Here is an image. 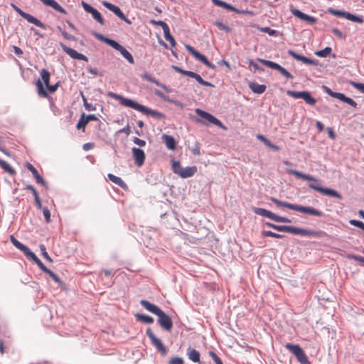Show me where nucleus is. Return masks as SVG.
I'll return each mask as SVG.
<instances>
[{
	"mask_svg": "<svg viewBox=\"0 0 364 364\" xmlns=\"http://www.w3.org/2000/svg\"><path fill=\"white\" fill-rule=\"evenodd\" d=\"M60 46L63 50L73 59L80 60L86 62L88 61V58H87V56L82 53H77L75 50L73 48L68 47L63 43H60Z\"/></svg>",
	"mask_w": 364,
	"mask_h": 364,
	"instance_id": "nucleus-14",
	"label": "nucleus"
},
{
	"mask_svg": "<svg viewBox=\"0 0 364 364\" xmlns=\"http://www.w3.org/2000/svg\"><path fill=\"white\" fill-rule=\"evenodd\" d=\"M168 364H184V361L182 358L176 356L170 359Z\"/></svg>",
	"mask_w": 364,
	"mask_h": 364,
	"instance_id": "nucleus-53",
	"label": "nucleus"
},
{
	"mask_svg": "<svg viewBox=\"0 0 364 364\" xmlns=\"http://www.w3.org/2000/svg\"><path fill=\"white\" fill-rule=\"evenodd\" d=\"M119 52L129 63H134V60L132 55L125 48L122 47V48H121Z\"/></svg>",
	"mask_w": 364,
	"mask_h": 364,
	"instance_id": "nucleus-35",
	"label": "nucleus"
},
{
	"mask_svg": "<svg viewBox=\"0 0 364 364\" xmlns=\"http://www.w3.org/2000/svg\"><path fill=\"white\" fill-rule=\"evenodd\" d=\"M199 84L204 85V86H208V87H214V85L208 81L204 80L201 76L196 73L195 74V76L193 77Z\"/></svg>",
	"mask_w": 364,
	"mask_h": 364,
	"instance_id": "nucleus-43",
	"label": "nucleus"
},
{
	"mask_svg": "<svg viewBox=\"0 0 364 364\" xmlns=\"http://www.w3.org/2000/svg\"><path fill=\"white\" fill-rule=\"evenodd\" d=\"M90 14L92 15V18L100 25L104 26L105 24V19L102 18L98 10L94 8V9Z\"/></svg>",
	"mask_w": 364,
	"mask_h": 364,
	"instance_id": "nucleus-34",
	"label": "nucleus"
},
{
	"mask_svg": "<svg viewBox=\"0 0 364 364\" xmlns=\"http://www.w3.org/2000/svg\"><path fill=\"white\" fill-rule=\"evenodd\" d=\"M186 49L198 60L205 65L208 68L212 70H215L216 66L211 63L205 55L196 50L193 46L190 45H185Z\"/></svg>",
	"mask_w": 364,
	"mask_h": 364,
	"instance_id": "nucleus-8",
	"label": "nucleus"
},
{
	"mask_svg": "<svg viewBox=\"0 0 364 364\" xmlns=\"http://www.w3.org/2000/svg\"><path fill=\"white\" fill-rule=\"evenodd\" d=\"M40 247V250L41 251V253H42V255L43 257L47 259L48 261L49 262H52V259L50 258V257L49 256V255L48 254L47 251H46V248L45 247L44 245H40L39 246Z\"/></svg>",
	"mask_w": 364,
	"mask_h": 364,
	"instance_id": "nucleus-50",
	"label": "nucleus"
},
{
	"mask_svg": "<svg viewBox=\"0 0 364 364\" xmlns=\"http://www.w3.org/2000/svg\"><path fill=\"white\" fill-rule=\"evenodd\" d=\"M135 317L137 321H139L147 324H151L154 321V318L151 316L146 314H135Z\"/></svg>",
	"mask_w": 364,
	"mask_h": 364,
	"instance_id": "nucleus-31",
	"label": "nucleus"
},
{
	"mask_svg": "<svg viewBox=\"0 0 364 364\" xmlns=\"http://www.w3.org/2000/svg\"><path fill=\"white\" fill-rule=\"evenodd\" d=\"M162 139L168 149L173 151L176 149V141L173 136L164 134Z\"/></svg>",
	"mask_w": 364,
	"mask_h": 364,
	"instance_id": "nucleus-25",
	"label": "nucleus"
},
{
	"mask_svg": "<svg viewBox=\"0 0 364 364\" xmlns=\"http://www.w3.org/2000/svg\"><path fill=\"white\" fill-rule=\"evenodd\" d=\"M133 141L134 144H136V145H138L139 146H144L146 145V141L143 139H141L138 137H134L133 139Z\"/></svg>",
	"mask_w": 364,
	"mask_h": 364,
	"instance_id": "nucleus-63",
	"label": "nucleus"
},
{
	"mask_svg": "<svg viewBox=\"0 0 364 364\" xmlns=\"http://www.w3.org/2000/svg\"><path fill=\"white\" fill-rule=\"evenodd\" d=\"M82 100L84 102V107L87 111H95L96 109V107L95 106L87 102V100L84 96H82Z\"/></svg>",
	"mask_w": 364,
	"mask_h": 364,
	"instance_id": "nucleus-54",
	"label": "nucleus"
},
{
	"mask_svg": "<svg viewBox=\"0 0 364 364\" xmlns=\"http://www.w3.org/2000/svg\"><path fill=\"white\" fill-rule=\"evenodd\" d=\"M102 5L109 11H112L119 18L126 22L127 24H132V22L130 19L127 18L120 8L110 2L104 1Z\"/></svg>",
	"mask_w": 364,
	"mask_h": 364,
	"instance_id": "nucleus-12",
	"label": "nucleus"
},
{
	"mask_svg": "<svg viewBox=\"0 0 364 364\" xmlns=\"http://www.w3.org/2000/svg\"><path fill=\"white\" fill-rule=\"evenodd\" d=\"M343 102L350 105L351 107H354L355 109L358 108L357 102L355 100H353V99H351L350 97H348L346 96Z\"/></svg>",
	"mask_w": 364,
	"mask_h": 364,
	"instance_id": "nucleus-55",
	"label": "nucleus"
},
{
	"mask_svg": "<svg viewBox=\"0 0 364 364\" xmlns=\"http://www.w3.org/2000/svg\"><path fill=\"white\" fill-rule=\"evenodd\" d=\"M257 60L271 69L278 70L287 79L294 78V76L287 69L275 62L262 58H257Z\"/></svg>",
	"mask_w": 364,
	"mask_h": 364,
	"instance_id": "nucleus-7",
	"label": "nucleus"
},
{
	"mask_svg": "<svg viewBox=\"0 0 364 364\" xmlns=\"http://www.w3.org/2000/svg\"><path fill=\"white\" fill-rule=\"evenodd\" d=\"M265 145L274 151H279L280 149L277 145L272 144L269 139L265 143Z\"/></svg>",
	"mask_w": 364,
	"mask_h": 364,
	"instance_id": "nucleus-64",
	"label": "nucleus"
},
{
	"mask_svg": "<svg viewBox=\"0 0 364 364\" xmlns=\"http://www.w3.org/2000/svg\"><path fill=\"white\" fill-rule=\"evenodd\" d=\"M223 9H227V10L230 11H234L236 14H244L250 13L249 11H247V10H240V9H238L235 8V6H233L232 5H231L230 4H228L227 2H225Z\"/></svg>",
	"mask_w": 364,
	"mask_h": 364,
	"instance_id": "nucleus-36",
	"label": "nucleus"
},
{
	"mask_svg": "<svg viewBox=\"0 0 364 364\" xmlns=\"http://www.w3.org/2000/svg\"><path fill=\"white\" fill-rule=\"evenodd\" d=\"M107 177L112 183L119 186L120 188L124 190L127 188V185L120 177H118L112 173H108Z\"/></svg>",
	"mask_w": 364,
	"mask_h": 364,
	"instance_id": "nucleus-28",
	"label": "nucleus"
},
{
	"mask_svg": "<svg viewBox=\"0 0 364 364\" xmlns=\"http://www.w3.org/2000/svg\"><path fill=\"white\" fill-rule=\"evenodd\" d=\"M43 213L46 223L50 222V212L47 207L43 208Z\"/></svg>",
	"mask_w": 364,
	"mask_h": 364,
	"instance_id": "nucleus-57",
	"label": "nucleus"
},
{
	"mask_svg": "<svg viewBox=\"0 0 364 364\" xmlns=\"http://www.w3.org/2000/svg\"><path fill=\"white\" fill-rule=\"evenodd\" d=\"M186 355L189 360L193 363L198 364H205L204 362H201L200 360V353L196 349L191 348V347L187 348Z\"/></svg>",
	"mask_w": 364,
	"mask_h": 364,
	"instance_id": "nucleus-23",
	"label": "nucleus"
},
{
	"mask_svg": "<svg viewBox=\"0 0 364 364\" xmlns=\"http://www.w3.org/2000/svg\"><path fill=\"white\" fill-rule=\"evenodd\" d=\"M253 212L258 215L267 218L277 223H290L291 220L288 218L279 216L264 208L254 207Z\"/></svg>",
	"mask_w": 364,
	"mask_h": 364,
	"instance_id": "nucleus-5",
	"label": "nucleus"
},
{
	"mask_svg": "<svg viewBox=\"0 0 364 364\" xmlns=\"http://www.w3.org/2000/svg\"><path fill=\"white\" fill-rule=\"evenodd\" d=\"M286 172L289 174H291V175L296 176V178H302L303 180L314 182V183H309L308 187L311 189H313V190H315V191L319 192L322 195L336 198L339 200L342 199L341 194H340L337 191L330 188H327V187H322L321 186V180L315 178L312 175L304 173L299 171L291 169V168H287Z\"/></svg>",
	"mask_w": 364,
	"mask_h": 364,
	"instance_id": "nucleus-1",
	"label": "nucleus"
},
{
	"mask_svg": "<svg viewBox=\"0 0 364 364\" xmlns=\"http://www.w3.org/2000/svg\"><path fill=\"white\" fill-rule=\"evenodd\" d=\"M46 6H50L55 11L66 14V11L55 0H40Z\"/></svg>",
	"mask_w": 364,
	"mask_h": 364,
	"instance_id": "nucleus-27",
	"label": "nucleus"
},
{
	"mask_svg": "<svg viewBox=\"0 0 364 364\" xmlns=\"http://www.w3.org/2000/svg\"><path fill=\"white\" fill-rule=\"evenodd\" d=\"M12 6L14 8V9L24 19H26L28 23H33L34 24L35 26L41 28H43V29H46V26L44 23H43L40 20H38V18H36V17L33 16L32 15L23 11V10H21L20 8H18V6H16V5L14 4H12Z\"/></svg>",
	"mask_w": 364,
	"mask_h": 364,
	"instance_id": "nucleus-11",
	"label": "nucleus"
},
{
	"mask_svg": "<svg viewBox=\"0 0 364 364\" xmlns=\"http://www.w3.org/2000/svg\"><path fill=\"white\" fill-rule=\"evenodd\" d=\"M209 354L214 360V362L215 363V364H223L221 359L217 355V354L215 352L210 350L209 351Z\"/></svg>",
	"mask_w": 364,
	"mask_h": 364,
	"instance_id": "nucleus-56",
	"label": "nucleus"
},
{
	"mask_svg": "<svg viewBox=\"0 0 364 364\" xmlns=\"http://www.w3.org/2000/svg\"><path fill=\"white\" fill-rule=\"evenodd\" d=\"M9 239L13 245L22 252L26 257L32 252L26 245L19 242L13 235H10Z\"/></svg>",
	"mask_w": 364,
	"mask_h": 364,
	"instance_id": "nucleus-19",
	"label": "nucleus"
},
{
	"mask_svg": "<svg viewBox=\"0 0 364 364\" xmlns=\"http://www.w3.org/2000/svg\"><path fill=\"white\" fill-rule=\"evenodd\" d=\"M248 64L250 66H252L254 68L255 70H258L259 72H263L264 68L261 66H259L257 63H255L253 60H249Z\"/></svg>",
	"mask_w": 364,
	"mask_h": 364,
	"instance_id": "nucleus-52",
	"label": "nucleus"
},
{
	"mask_svg": "<svg viewBox=\"0 0 364 364\" xmlns=\"http://www.w3.org/2000/svg\"><path fill=\"white\" fill-rule=\"evenodd\" d=\"M107 95L113 99L119 100V103L122 105L141 112L144 114L151 115V117L156 119H162L165 117L164 114H163L162 112H160L154 109H151V108L139 104L134 100L127 98L121 95L112 92H109L107 93Z\"/></svg>",
	"mask_w": 364,
	"mask_h": 364,
	"instance_id": "nucleus-2",
	"label": "nucleus"
},
{
	"mask_svg": "<svg viewBox=\"0 0 364 364\" xmlns=\"http://www.w3.org/2000/svg\"><path fill=\"white\" fill-rule=\"evenodd\" d=\"M306 92V91H294V90H289L287 91V95L288 96H290V97L294 98V99H299V98L303 99Z\"/></svg>",
	"mask_w": 364,
	"mask_h": 364,
	"instance_id": "nucleus-38",
	"label": "nucleus"
},
{
	"mask_svg": "<svg viewBox=\"0 0 364 364\" xmlns=\"http://www.w3.org/2000/svg\"><path fill=\"white\" fill-rule=\"evenodd\" d=\"M140 304L149 312L158 316V323L164 330L170 331L172 329L173 321L171 317L158 306L144 299L140 301Z\"/></svg>",
	"mask_w": 364,
	"mask_h": 364,
	"instance_id": "nucleus-3",
	"label": "nucleus"
},
{
	"mask_svg": "<svg viewBox=\"0 0 364 364\" xmlns=\"http://www.w3.org/2000/svg\"><path fill=\"white\" fill-rule=\"evenodd\" d=\"M0 166L8 173L11 176L16 174V171L6 161L0 159Z\"/></svg>",
	"mask_w": 364,
	"mask_h": 364,
	"instance_id": "nucleus-32",
	"label": "nucleus"
},
{
	"mask_svg": "<svg viewBox=\"0 0 364 364\" xmlns=\"http://www.w3.org/2000/svg\"><path fill=\"white\" fill-rule=\"evenodd\" d=\"M27 258L34 262L43 272L46 273L49 269L44 265L41 260L33 252H31L29 254Z\"/></svg>",
	"mask_w": 364,
	"mask_h": 364,
	"instance_id": "nucleus-29",
	"label": "nucleus"
},
{
	"mask_svg": "<svg viewBox=\"0 0 364 364\" xmlns=\"http://www.w3.org/2000/svg\"><path fill=\"white\" fill-rule=\"evenodd\" d=\"M60 84V81H58L54 85H48L46 87V89L43 87V85L42 81L38 79L36 82V87L38 90V94L39 96L43 97H48V92L54 93Z\"/></svg>",
	"mask_w": 364,
	"mask_h": 364,
	"instance_id": "nucleus-9",
	"label": "nucleus"
},
{
	"mask_svg": "<svg viewBox=\"0 0 364 364\" xmlns=\"http://www.w3.org/2000/svg\"><path fill=\"white\" fill-rule=\"evenodd\" d=\"M26 168H28V170H29L33 177L35 178L36 179V181L37 183H39L43 186H47V182L43 179V178L39 174V173L38 172L37 169L30 163L27 162L26 164Z\"/></svg>",
	"mask_w": 364,
	"mask_h": 364,
	"instance_id": "nucleus-21",
	"label": "nucleus"
},
{
	"mask_svg": "<svg viewBox=\"0 0 364 364\" xmlns=\"http://www.w3.org/2000/svg\"><path fill=\"white\" fill-rule=\"evenodd\" d=\"M98 118L95 114H87L86 115L85 113H82L80 116L78 122L77 123L76 128L77 129L85 130L86 125L89 123L90 121H97Z\"/></svg>",
	"mask_w": 364,
	"mask_h": 364,
	"instance_id": "nucleus-17",
	"label": "nucleus"
},
{
	"mask_svg": "<svg viewBox=\"0 0 364 364\" xmlns=\"http://www.w3.org/2000/svg\"><path fill=\"white\" fill-rule=\"evenodd\" d=\"M92 35L98 40L105 43L106 44H107L108 46H111L112 48H113L114 49H115L116 50H119L121 48H122V46L120 45L118 42H117L116 41L113 40V39H111V38H109L107 37H105L102 34H100L99 33H97V32H93L92 33Z\"/></svg>",
	"mask_w": 364,
	"mask_h": 364,
	"instance_id": "nucleus-15",
	"label": "nucleus"
},
{
	"mask_svg": "<svg viewBox=\"0 0 364 364\" xmlns=\"http://www.w3.org/2000/svg\"><path fill=\"white\" fill-rule=\"evenodd\" d=\"M303 63L307 64V65H318V60L316 59H311L306 56L302 55L301 60Z\"/></svg>",
	"mask_w": 364,
	"mask_h": 364,
	"instance_id": "nucleus-44",
	"label": "nucleus"
},
{
	"mask_svg": "<svg viewBox=\"0 0 364 364\" xmlns=\"http://www.w3.org/2000/svg\"><path fill=\"white\" fill-rule=\"evenodd\" d=\"M303 100L309 105H314L316 103V100L311 95V93L309 91L306 92Z\"/></svg>",
	"mask_w": 364,
	"mask_h": 364,
	"instance_id": "nucleus-41",
	"label": "nucleus"
},
{
	"mask_svg": "<svg viewBox=\"0 0 364 364\" xmlns=\"http://www.w3.org/2000/svg\"><path fill=\"white\" fill-rule=\"evenodd\" d=\"M299 235L302 236H313L315 237H324L328 235L325 231L323 230H311L300 228Z\"/></svg>",
	"mask_w": 364,
	"mask_h": 364,
	"instance_id": "nucleus-20",
	"label": "nucleus"
},
{
	"mask_svg": "<svg viewBox=\"0 0 364 364\" xmlns=\"http://www.w3.org/2000/svg\"><path fill=\"white\" fill-rule=\"evenodd\" d=\"M81 5L84 10L89 14L94 9V7H92L91 5H90L84 1H82Z\"/></svg>",
	"mask_w": 364,
	"mask_h": 364,
	"instance_id": "nucleus-58",
	"label": "nucleus"
},
{
	"mask_svg": "<svg viewBox=\"0 0 364 364\" xmlns=\"http://www.w3.org/2000/svg\"><path fill=\"white\" fill-rule=\"evenodd\" d=\"M285 348L296 356L300 364H311L300 346L288 343L285 345Z\"/></svg>",
	"mask_w": 364,
	"mask_h": 364,
	"instance_id": "nucleus-6",
	"label": "nucleus"
},
{
	"mask_svg": "<svg viewBox=\"0 0 364 364\" xmlns=\"http://www.w3.org/2000/svg\"><path fill=\"white\" fill-rule=\"evenodd\" d=\"M149 23L152 25L160 26L162 28H164V26L167 24L166 22H164L163 21H161V20L156 21L154 19L150 20Z\"/></svg>",
	"mask_w": 364,
	"mask_h": 364,
	"instance_id": "nucleus-60",
	"label": "nucleus"
},
{
	"mask_svg": "<svg viewBox=\"0 0 364 364\" xmlns=\"http://www.w3.org/2000/svg\"><path fill=\"white\" fill-rule=\"evenodd\" d=\"M46 273L48 274L59 285L62 284L63 282L59 278V277L57 274H55L53 271L48 269V272H46Z\"/></svg>",
	"mask_w": 364,
	"mask_h": 364,
	"instance_id": "nucleus-47",
	"label": "nucleus"
},
{
	"mask_svg": "<svg viewBox=\"0 0 364 364\" xmlns=\"http://www.w3.org/2000/svg\"><path fill=\"white\" fill-rule=\"evenodd\" d=\"M349 223L355 227L360 228L361 230L364 229V223L360 220L351 219L349 220Z\"/></svg>",
	"mask_w": 364,
	"mask_h": 364,
	"instance_id": "nucleus-48",
	"label": "nucleus"
},
{
	"mask_svg": "<svg viewBox=\"0 0 364 364\" xmlns=\"http://www.w3.org/2000/svg\"><path fill=\"white\" fill-rule=\"evenodd\" d=\"M348 257L350 259H353L355 261L360 262V263H362L364 265V257H363L361 256H359L357 255H349L348 256Z\"/></svg>",
	"mask_w": 364,
	"mask_h": 364,
	"instance_id": "nucleus-59",
	"label": "nucleus"
},
{
	"mask_svg": "<svg viewBox=\"0 0 364 364\" xmlns=\"http://www.w3.org/2000/svg\"><path fill=\"white\" fill-rule=\"evenodd\" d=\"M146 333L149 338L151 344L158 350L159 352H160L162 355H165L167 353V349L161 341L154 335L152 330L150 328H148L146 331Z\"/></svg>",
	"mask_w": 364,
	"mask_h": 364,
	"instance_id": "nucleus-10",
	"label": "nucleus"
},
{
	"mask_svg": "<svg viewBox=\"0 0 364 364\" xmlns=\"http://www.w3.org/2000/svg\"><path fill=\"white\" fill-rule=\"evenodd\" d=\"M182 167L181 166V164L178 161H173L172 163V171L174 173L178 175L180 171H181Z\"/></svg>",
	"mask_w": 364,
	"mask_h": 364,
	"instance_id": "nucleus-45",
	"label": "nucleus"
},
{
	"mask_svg": "<svg viewBox=\"0 0 364 364\" xmlns=\"http://www.w3.org/2000/svg\"><path fill=\"white\" fill-rule=\"evenodd\" d=\"M196 112L198 116H200L201 118L207 120L208 122H210L214 125H216L219 127H224L221 121L219 120L218 118L215 117L211 114H210L204 110H202L199 108H197L196 109Z\"/></svg>",
	"mask_w": 364,
	"mask_h": 364,
	"instance_id": "nucleus-13",
	"label": "nucleus"
},
{
	"mask_svg": "<svg viewBox=\"0 0 364 364\" xmlns=\"http://www.w3.org/2000/svg\"><path fill=\"white\" fill-rule=\"evenodd\" d=\"M350 85L360 92L364 93V83L351 81Z\"/></svg>",
	"mask_w": 364,
	"mask_h": 364,
	"instance_id": "nucleus-51",
	"label": "nucleus"
},
{
	"mask_svg": "<svg viewBox=\"0 0 364 364\" xmlns=\"http://www.w3.org/2000/svg\"><path fill=\"white\" fill-rule=\"evenodd\" d=\"M40 74L45 86L47 87L49 85L50 82V73L46 69L43 68L41 70Z\"/></svg>",
	"mask_w": 364,
	"mask_h": 364,
	"instance_id": "nucleus-37",
	"label": "nucleus"
},
{
	"mask_svg": "<svg viewBox=\"0 0 364 364\" xmlns=\"http://www.w3.org/2000/svg\"><path fill=\"white\" fill-rule=\"evenodd\" d=\"M132 151L135 164L138 167H141L145 161L146 155L144 151L140 148L137 147H133L132 149Z\"/></svg>",
	"mask_w": 364,
	"mask_h": 364,
	"instance_id": "nucleus-16",
	"label": "nucleus"
},
{
	"mask_svg": "<svg viewBox=\"0 0 364 364\" xmlns=\"http://www.w3.org/2000/svg\"><path fill=\"white\" fill-rule=\"evenodd\" d=\"M346 18L352 22H356V23H362L364 22V16H356L353 14H350V12H347Z\"/></svg>",
	"mask_w": 364,
	"mask_h": 364,
	"instance_id": "nucleus-33",
	"label": "nucleus"
},
{
	"mask_svg": "<svg viewBox=\"0 0 364 364\" xmlns=\"http://www.w3.org/2000/svg\"><path fill=\"white\" fill-rule=\"evenodd\" d=\"M270 200L279 207L287 208L290 210L299 211L303 213H306L318 217H323L324 215L323 213L321 212V210H318L310 206H302L297 204L290 203L286 201H282L274 197H272L270 198Z\"/></svg>",
	"mask_w": 364,
	"mask_h": 364,
	"instance_id": "nucleus-4",
	"label": "nucleus"
},
{
	"mask_svg": "<svg viewBox=\"0 0 364 364\" xmlns=\"http://www.w3.org/2000/svg\"><path fill=\"white\" fill-rule=\"evenodd\" d=\"M291 12L300 20L306 21L310 24H314L317 21V19L315 17L304 14L297 9H291Z\"/></svg>",
	"mask_w": 364,
	"mask_h": 364,
	"instance_id": "nucleus-18",
	"label": "nucleus"
},
{
	"mask_svg": "<svg viewBox=\"0 0 364 364\" xmlns=\"http://www.w3.org/2000/svg\"><path fill=\"white\" fill-rule=\"evenodd\" d=\"M332 49L331 47H326L325 48L315 52V54L321 58H326L331 55Z\"/></svg>",
	"mask_w": 364,
	"mask_h": 364,
	"instance_id": "nucleus-39",
	"label": "nucleus"
},
{
	"mask_svg": "<svg viewBox=\"0 0 364 364\" xmlns=\"http://www.w3.org/2000/svg\"><path fill=\"white\" fill-rule=\"evenodd\" d=\"M141 77L144 80H146L147 81H149L151 82L154 83L158 87H161L164 89L166 92H170L171 90L164 84H162L161 82H159L157 79H156L154 77L149 75L148 73H144L141 75Z\"/></svg>",
	"mask_w": 364,
	"mask_h": 364,
	"instance_id": "nucleus-22",
	"label": "nucleus"
},
{
	"mask_svg": "<svg viewBox=\"0 0 364 364\" xmlns=\"http://www.w3.org/2000/svg\"><path fill=\"white\" fill-rule=\"evenodd\" d=\"M260 31L262 32L268 33L270 36H275L278 33L277 31H276L274 29H272L269 27H262V28H260Z\"/></svg>",
	"mask_w": 364,
	"mask_h": 364,
	"instance_id": "nucleus-46",
	"label": "nucleus"
},
{
	"mask_svg": "<svg viewBox=\"0 0 364 364\" xmlns=\"http://www.w3.org/2000/svg\"><path fill=\"white\" fill-rule=\"evenodd\" d=\"M197 171V168L195 166H188L185 168H182L181 171L178 176L182 178H188L193 176L195 173Z\"/></svg>",
	"mask_w": 364,
	"mask_h": 364,
	"instance_id": "nucleus-26",
	"label": "nucleus"
},
{
	"mask_svg": "<svg viewBox=\"0 0 364 364\" xmlns=\"http://www.w3.org/2000/svg\"><path fill=\"white\" fill-rule=\"evenodd\" d=\"M249 87L254 93L256 94L263 93L267 88L265 85H259L255 82H250Z\"/></svg>",
	"mask_w": 364,
	"mask_h": 364,
	"instance_id": "nucleus-30",
	"label": "nucleus"
},
{
	"mask_svg": "<svg viewBox=\"0 0 364 364\" xmlns=\"http://www.w3.org/2000/svg\"><path fill=\"white\" fill-rule=\"evenodd\" d=\"M332 33L338 37L339 38H345V36L343 34V33L337 28H332Z\"/></svg>",
	"mask_w": 364,
	"mask_h": 364,
	"instance_id": "nucleus-62",
	"label": "nucleus"
},
{
	"mask_svg": "<svg viewBox=\"0 0 364 364\" xmlns=\"http://www.w3.org/2000/svg\"><path fill=\"white\" fill-rule=\"evenodd\" d=\"M328 11L329 14L335 16H337V17H343V18H346V14H347V11H341V10H337V9H334L333 8H330L328 9Z\"/></svg>",
	"mask_w": 364,
	"mask_h": 364,
	"instance_id": "nucleus-42",
	"label": "nucleus"
},
{
	"mask_svg": "<svg viewBox=\"0 0 364 364\" xmlns=\"http://www.w3.org/2000/svg\"><path fill=\"white\" fill-rule=\"evenodd\" d=\"M288 54H289L290 56L293 57L295 60H299V61L301 60V57H302V55H301L296 53V52H294V50H288Z\"/></svg>",
	"mask_w": 364,
	"mask_h": 364,
	"instance_id": "nucleus-61",
	"label": "nucleus"
},
{
	"mask_svg": "<svg viewBox=\"0 0 364 364\" xmlns=\"http://www.w3.org/2000/svg\"><path fill=\"white\" fill-rule=\"evenodd\" d=\"M215 25L220 30H223V31H225L226 32H230V28L227 26V25H225L223 22L221 21H217L215 22Z\"/></svg>",
	"mask_w": 364,
	"mask_h": 364,
	"instance_id": "nucleus-49",
	"label": "nucleus"
},
{
	"mask_svg": "<svg viewBox=\"0 0 364 364\" xmlns=\"http://www.w3.org/2000/svg\"><path fill=\"white\" fill-rule=\"evenodd\" d=\"M274 230L279 232H289L294 235H299L300 228L289 226V225H279L274 227Z\"/></svg>",
	"mask_w": 364,
	"mask_h": 364,
	"instance_id": "nucleus-24",
	"label": "nucleus"
},
{
	"mask_svg": "<svg viewBox=\"0 0 364 364\" xmlns=\"http://www.w3.org/2000/svg\"><path fill=\"white\" fill-rule=\"evenodd\" d=\"M262 235L263 237H271L277 239L284 238L285 236L284 235L278 234L270 230H263L262 231Z\"/></svg>",
	"mask_w": 364,
	"mask_h": 364,
	"instance_id": "nucleus-40",
	"label": "nucleus"
}]
</instances>
